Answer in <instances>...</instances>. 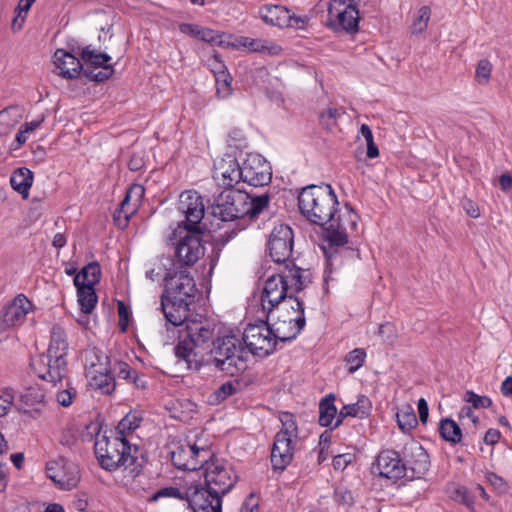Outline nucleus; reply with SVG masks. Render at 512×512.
Masks as SVG:
<instances>
[{"label":"nucleus","instance_id":"obj_22","mask_svg":"<svg viewBox=\"0 0 512 512\" xmlns=\"http://www.w3.org/2000/svg\"><path fill=\"white\" fill-rule=\"evenodd\" d=\"M186 500L193 512H222V497L214 495L202 485L188 488Z\"/></svg>","mask_w":512,"mask_h":512},{"label":"nucleus","instance_id":"obj_51","mask_svg":"<svg viewBox=\"0 0 512 512\" xmlns=\"http://www.w3.org/2000/svg\"><path fill=\"white\" fill-rule=\"evenodd\" d=\"M464 400L474 409L488 408L492 405V400L488 396H480L473 391H466Z\"/></svg>","mask_w":512,"mask_h":512},{"label":"nucleus","instance_id":"obj_30","mask_svg":"<svg viewBox=\"0 0 512 512\" xmlns=\"http://www.w3.org/2000/svg\"><path fill=\"white\" fill-rule=\"evenodd\" d=\"M293 454L294 441L275 437L270 456L273 470H285V468L291 463Z\"/></svg>","mask_w":512,"mask_h":512},{"label":"nucleus","instance_id":"obj_1","mask_svg":"<svg viewBox=\"0 0 512 512\" xmlns=\"http://www.w3.org/2000/svg\"><path fill=\"white\" fill-rule=\"evenodd\" d=\"M175 356L190 370L212 365L231 376L245 370L247 353L234 334L214 338V328L205 321L187 323V335L174 347Z\"/></svg>","mask_w":512,"mask_h":512},{"label":"nucleus","instance_id":"obj_56","mask_svg":"<svg viewBox=\"0 0 512 512\" xmlns=\"http://www.w3.org/2000/svg\"><path fill=\"white\" fill-rule=\"evenodd\" d=\"M454 499L466 507L472 509L474 506V496L470 493V491L464 487H458L454 492Z\"/></svg>","mask_w":512,"mask_h":512},{"label":"nucleus","instance_id":"obj_36","mask_svg":"<svg viewBox=\"0 0 512 512\" xmlns=\"http://www.w3.org/2000/svg\"><path fill=\"white\" fill-rule=\"evenodd\" d=\"M214 60L216 65L213 71L216 78L217 94L222 98H226L231 94L232 77L225 71V65L218 59L217 55H214Z\"/></svg>","mask_w":512,"mask_h":512},{"label":"nucleus","instance_id":"obj_40","mask_svg":"<svg viewBox=\"0 0 512 512\" xmlns=\"http://www.w3.org/2000/svg\"><path fill=\"white\" fill-rule=\"evenodd\" d=\"M269 201L270 195L268 193H263L258 196H252L248 193L246 216L250 220H255L259 214L268 207Z\"/></svg>","mask_w":512,"mask_h":512},{"label":"nucleus","instance_id":"obj_28","mask_svg":"<svg viewBox=\"0 0 512 512\" xmlns=\"http://www.w3.org/2000/svg\"><path fill=\"white\" fill-rule=\"evenodd\" d=\"M44 399L45 394L42 389L29 387L20 396V400L15 404V408L32 418H37L40 416L44 406Z\"/></svg>","mask_w":512,"mask_h":512},{"label":"nucleus","instance_id":"obj_17","mask_svg":"<svg viewBox=\"0 0 512 512\" xmlns=\"http://www.w3.org/2000/svg\"><path fill=\"white\" fill-rule=\"evenodd\" d=\"M46 475L62 490L75 488L80 480L78 466L63 457L47 463Z\"/></svg>","mask_w":512,"mask_h":512},{"label":"nucleus","instance_id":"obj_14","mask_svg":"<svg viewBox=\"0 0 512 512\" xmlns=\"http://www.w3.org/2000/svg\"><path fill=\"white\" fill-rule=\"evenodd\" d=\"M359 11L346 0H333L328 7L327 26L335 31L354 33L358 31Z\"/></svg>","mask_w":512,"mask_h":512},{"label":"nucleus","instance_id":"obj_21","mask_svg":"<svg viewBox=\"0 0 512 512\" xmlns=\"http://www.w3.org/2000/svg\"><path fill=\"white\" fill-rule=\"evenodd\" d=\"M32 307L31 301L24 294H18L8 305L3 307L0 314V330L7 331L22 325Z\"/></svg>","mask_w":512,"mask_h":512},{"label":"nucleus","instance_id":"obj_20","mask_svg":"<svg viewBox=\"0 0 512 512\" xmlns=\"http://www.w3.org/2000/svg\"><path fill=\"white\" fill-rule=\"evenodd\" d=\"M372 472L381 477L398 480L406 476L403 455L392 449L382 450L372 465Z\"/></svg>","mask_w":512,"mask_h":512},{"label":"nucleus","instance_id":"obj_8","mask_svg":"<svg viewBox=\"0 0 512 512\" xmlns=\"http://www.w3.org/2000/svg\"><path fill=\"white\" fill-rule=\"evenodd\" d=\"M198 232L186 231L173 245V258H166L172 268L187 269L197 263L204 256L205 247Z\"/></svg>","mask_w":512,"mask_h":512},{"label":"nucleus","instance_id":"obj_46","mask_svg":"<svg viewBox=\"0 0 512 512\" xmlns=\"http://www.w3.org/2000/svg\"><path fill=\"white\" fill-rule=\"evenodd\" d=\"M431 16V9L428 6H422L419 8L416 17L414 18L410 30L412 34L422 33L428 26V22Z\"/></svg>","mask_w":512,"mask_h":512},{"label":"nucleus","instance_id":"obj_2","mask_svg":"<svg viewBox=\"0 0 512 512\" xmlns=\"http://www.w3.org/2000/svg\"><path fill=\"white\" fill-rule=\"evenodd\" d=\"M94 451L103 469L115 471L123 467L132 477L138 476L147 463L144 450L137 445H131L127 438L113 430L96 435Z\"/></svg>","mask_w":512,"mask_h":512},{"label":"nucleus","instance_id":"obj_42","mask_svg":"<svg viewBox=\"0 0 512 512\" xmlns=\"http://www.w3.org/2000/svg\"><path fill=\"white\" fill-rule=\"evenodd\" d=\"M399 428L404 432H409L416 427L418 421L413 408L409 405L403 407L396 414Z\"/></svg>","mask_w":512,"mask_h":512},{"label":"nucleus","instance_id":"obj_44","mask_svg":"<svg viewBox=\"0 0 512 512\" xmlns=\"http://www.w3.org/2000/svg\"><path fill=\"white\" fill-rule=\"evenodd\" d=\"M365 359L366 351L363 348H355L352 351L348 352L344 359L348 366V372L352 374L356 372L358 369H360L363 366Z\"/></svg>","mask_w":512,"mask_h":512},{"label":"nucleus","instance_id":"obj_5","mask_svg":"<svg viewBox=\"0 0 512 512\" xmlns=\"http://www.w3.org/2000/svg\"><path fill=\"white\" fill-rule=\"evenodd\" d=\"M358 215L346 204V210L339 211L332 216L325 229V238L330 248L335 247V254L343 253L359 258V251L352 248H343L348 243V234L357 230Z\"/></svg>","mask_w":512,"mask_h":512},{"label":"nucleus","instance_id":"obj_60","mask_svg":"<svg viewBox=\"0 0 512 512\" xmlns=\"http://www.w3.org/2000/svg\"><path fill=\"white\" fill-rule=\"evenodd\" d=\"M354 459L350 453L339 454L333 458L332 465L335 470L343 471Z\"/></svg>","mask_w":512,"mask_h":512},{"label":"nucleus","instance_id":"obj_15","mask_svg":"<svg viewBox=\"0 0 512 512\" xmlns=\"http://www.w3.org/2000/svg\"><path fill=\"white\" fill-rule=\"evenodd\" d=\"M210 455L211 451L209 449L198 447L195 443H179L171 451V461L178 469L196 471L203 468Z\"/></svg>","mask_w":512,"mask_h":512},{"label":"nucleus","instance_id":"obj_53","mask_svg":"<svg viewBox=\"0 0 512 512\" xmlns=\"http://www.w3.org/2000/svg\"><path fill=\"white\" fill-rule=\"evenodd\" d=\"M485 477L497 493L506 494L509 491L508 483L496 473L487 472Z\"/></svg>","mask_w":512,"mask_h":512},{"label":"nucleus","instance_id":"obj_57","mask_svg":"<svg viewBox=\"0 0 512 512\" xmlns=\"http://www.w3.org/2000/svg\"><path fill=\"white\" fill-rule=\"evenodd\" d=\"M296 300V301H302L299 297H297L296 295L295 296H292L286 300H283L280 304H278L277 306L274 307V314L276 313L277 315H283L285 314L286 317H291L292 318V309H295L297 308L296 305H293L290 303V300ZM275 316L272 318L274 319Z\"/></svg>","mask_w":512,"mask_h":512},{"label":"nucleus","instance_id":"obj_61","mask_svg":"<svg viewBox=\"0 0 512 512\" xmlns=\"http://www.w3.org/2000/svg\"><path fill=\"white\" fill-rule=\"evenodd\" d=\"M76 391L73 388H67L57 393V402L63 407H68L72 404Z\"/></svg>","mask_w":512,"mask_h":512},{"label":"nucleus","instance_id":"obj_35","mask_svg":"<svg viewBox=\"0 0 512 512\" xmlns=\"http://www.w3.org/2000/svg\"><path fill=\"white\" fill-rule=\"evenodd\" d=\"M336 396L333 393L326 395L319 402L318 422L323 427H330L337 415V408L334 404Z\"/></svg>","mask_w":512,"mask_h":512},{"label":"nucleus","instance_id":"obj_32","mask_svg":"<svg viewBox=\"0 0 512 512\" xmlns=\"http://www.w3.org/2000/svg\"><path fill=\"white\" fill-rule=\"evenodd\" d=\"M289 9L281 5H265L260 8V18L268 25L285 28L289 23Z\"/></svg>","mask_w":512,"mask_h":512},{"label":"nucleus","instance_id":"obj_54","mask_svg":"<svg viewBox=\"0 0 512 512\" xmlns=\"http://www.w3.org/2000/svg\"><path fill=\"white\" fill-rule=\"evenodd\" d=\"M492 65L487 59H482L476 67V78L480 84H486L491 75Z\"/></svg>","mask_w":512,"mask_h":512},{"label":"nucleus","instance_id":"obj_13","mask_svg":"<svg viewBox=\"0 0 512 512\" xmlns=\"http://www.w3.org/2000/svg\"><path fill=\"white\" fill-rule=\"evenodd\" d=\"M293 245L294 233L290 226L279 224L273 228L267 246L269 255L275 263L292 266Z\"/></svg>","mask_w":512,"mask_h":512},{"label":"nucleus","instance_id":"obj_43","mask_svg":"<svg viewBox=\"0 0 512 512\" xmlns=\"http://www.w3.org/2000/svg\"><path fill=\"white\" fill-rule=\"evenodd\" d=\"M347 406L349 409L348 413H350V417H358L360 419H363L370 414L372 403L368 397H366L365 395H360L358 397L357 402L347 404Z\"/></svg>","mask_w":512,"mask_h":512},{"label":"nucleus","instance_id":"obj_26","mask_svg":"<svg viewBox=\"0 0 512 512\" xmlns=\"http://www.w3.org/2000/svg\"><path fill=\"white\" fill-rule=\"evenodd\" d=\"M142 194L143 188L141 186H134L126 192L120 207L113 214L114 222L119 228L124 229L127 227L131 216L137 211L139 198Z\"/></svg>","mask_w":512,"mask_h":512},{"label":"nucleus","instance_id":"obj_9","mask_svg":"<svg viewBox=\"0 0 512 512\" xmlns=\"http://www.w3.org/2000/svg\"><path fill=\"white\" fill-rule=\"evenodd\" d=\"M164 270L165 290L162 295L172 300L191 303L197 291L195 281L187 269L167 267Z\"/></svg>","mask_w":512,"mask_h":512},{"label":"nucleus","instance_id":"obj_59","mask_svg":"<svg viewBox=\"0 0 512 512\" xmlns=\"http://www.w3.org/2000/svg\"><path fill=\"white\" fill-rule=\"evenodd\" d=\"M16 121L11 120L9 116V109L0 111V136L8 134L14 127Z\"/></svg>","mask_w":512,"mask_h":512},{"label":"nucleus","instance_id":"obj_11","mask_svg":"<svg viewBox=\"0 0 512 512\" xmlns=\"http://www.w3.org/2000/svg\"><path fill=\"white\" fill-rule=\"evenodd\" d=\"M242 340L252 354L262 357L273 353L277 344L270 324L264 321L249 324L243 332Z\"/></svg>","mask_w":512,"mask_h":512},{"label":"nucleus","instance_id":"obj_16","mask_svg":"<svg viewBox=\"0 0 512 512\" xmlns=\"http://www.w3.org/2000/svg\"><path fill=\"white\" fill-rule=\"evenodd\" d=\"M178 210L185 216L183 228L189 232L202 233L199 224L204 217L202 196L196 191H184L179 196Z\"/></svg>","mask_w":512,"mask_h":512},{"label":"nucleus","instance_id":"obj_7","mask_svg":"<svg viewBox=\"0 0 512 512\" xmlns=\"http://www.w3.org/2000/svg\"><path fill=\"white\" fill-rule=\"evenodd\" d=\"M203 488L210 490L214 495L223 497L235 486L238 477L230 465L210 455L204 463Z\"/></svg>","mask_w":512,"mask_h":512},{"label":"nucleus","instance_id":"obj_23","mask_svg":"<svg viewBox=\"0 0 512 512\" xmlns=\"http://www.w3.org/2000/svg\"><path fill=\"white\" fill-rule=\"evenodd\" d=\"M31 368L39 378L53 383L61 381L67 373V366L55 363L54 357H50L48 352L32 358Z\"/></svg>","mask_w":512,"mask_h":512},{"label":"nucleus","instance_id":"obj_27","mask_svg":"<svg viewBox=\"0 0 512 512\" xmlns=\"http://www.w3.org/2000/svg\"><path fill=\"white\" fill-rule=\"evenodd\" d=\"M54 65L57 75L64 79H76L84 70L80 59L63 49L55 51Z\"/></svg>","mask_w":512,"mask_h":512},{"label":"nucleus","instance_id":"obj_62","mask_svg":"<svg viewBox=\"0 0 512 512\" xmlns=\"http://www.w3.org/2000/svg\"><path fill=\"white\" fill-rule=\"evenodd\" d=\"M117 309L119 315V326L122 331H125L129 322V309L123 301H118Z\"/></svg>","mask_w":512,"mask_h":512},{"label":"nucleus","instance_id":"obj_50","mask_svg":"<svg viewBox=\"0 0 512 512\" xmlns=\"http://www.w3.org/2000/svg\"><path fill=\"white\" fill-rule=\"evenodd\" d=\"M15 391L11 388H3L0 390V417L5 416L15 401Z\"/></svg>","mask_w":512,"mask_h":512},{"label":"nucleus","instance_id":"obj_38","mask_svg":"<svg viewBox=\"0 0 512 512\" xmlns=\"http://www.w3.org/2000/svg\"><path fill=\"white\" fill-rule=\"evenodd\" d=\"M439 433L441 437L452 444L460 443L462 431L459 425L452 419L445 418L440 421Z\"/></svg>","mask_w":512,"mask_h":512},{"label":"nucleus","instance_id":"obj_58","mask_svg":"<svg viewBox=\"0 0 512 512\" xmlns=\"http://www.w3.org/2000/svg\"><path fill=\"white\" fill-rule=\"evenodd\" d=\"M163 497H170V498H176V499H186V495H182V493L180 492V490L176 487H173V486H170V487H165V488H162L160 490H158L155 494H153V496L151 497V501H156L158 500L159 498H163Z\"/></svg>","mask_w":512,"mask_h":512},{"label":"nucleus","instance_id":"obj_45","mask_svg":"<svg viewBox=\"0 0 512 512\" xmlns=\"http://www.w3.org/2000/svg\"><path fill=\"white\" fill-rule=\"evenodd\" d=\"M140 421L141 419L138 418L136 414L128 413L119 421L113 432L126 438L127 433H130L139 427Z\"/></svg>","mask_w":512,"mask_h":512},{"label":"nucleus","instance_id":"obj_31","mask_svg":"<svg viewBox=\"0 0 512 512\" xmlns=\"http://www.w3.org/2000/svg\"><path fill=\"white\" fill-rule=\"evenodd\" d=\"M233 45L237 48H243L249 52L265 55H278L282 51V48L279 45L271 41L254 39L246 36L236 38V42Z\"/></svg>","mask_w":512,"mask_h":512},{"label":"nucleus","instance_id":"obj_37","mask_svg":"<svg viewBox=\"0 0 512 512\" xmlns=\"http://www.w3.org/2000/svg\"><path fill=\"white\" fill-rule=\"evenodd\" d=\"M76 288L81 311L85 314H90L98 301L94 287L76 286Z\"/></svg>","mask_w":512,"mask_h":512},{"label":"nucleus","instance_id":"obj_12","mask_svg":"<svg viewBox=\"0 0 512 512\" xmlns=\"http://www.w3.org/2000/svg\"><path fill=\"white\" fill-rule=\"evenodd\" d=\"M297 308L292 309V318L276 315V321L270 325L273 337L276 341L289 342L297 337L306 325L303 301L290 300Z\"/></svg>","mask_w":512,"mask_h":512},{"label":"nucleus","instance_id":"obj_18","mask_svg":"<svg viewBox=\"0 0 512 512\" xmlns=\"http://www.w3.org/2000/svg\"><path fill=\"white\" fill-rule=\"evenodd\" d=\"M403 463L406 468V478H422L430 468L429 455L417 441H410L403 447Z\"/></svg>","mask_w":512,"mask_h":512},{"label":"nucleus","instance_id":"obj_48","mask_svg":"<svg viewBox=\"0 0 512 512\" xmlns=\"http://www.w3.org/2000/svg\"><path fill=\"white\" fill-rule=\"evenodd\" d=\"M99 68H102V70L97 73H94L93 70L86 68L83 70V74L86 78L95 82H104L111 78L114 74V67L111 64H105Z\"/></svg>","mask_w":512,"mask_h":512},{"label":"nucleus","instance_id":"obj_63","mask_svg":"<svg viewBox=\"0 0 512 512\" xmlns=\"http://www.w3.org/2000/svg\"><path fill=\"white\" fill-rule=\"evenodd\" d=\"M201 26L197 24L182 23L179 25V31L192 38L199 39Z\"/></svg>","mask_w":512,"mask_h":512},{"label":"nucleus","instance_id":"obj_52","mask_svg":"<svg viewBox=\"0 0 512 512\" xmlns=\"http://www.w3.org/2000/svg\"><path fill=\"white\" fill-rule=\"evenodd\" d=\"M334 499L337 504L350 507L354 504V496L352 491L344 486H338L334 491Z\"/></svg>","mask_w":512,"mask_h":512},{"label":"nucleus","instance_id":"obj_24","mask_svg":"<svg viewBox=\"0 0 512 512\" xmlns=\"http://www.w3.org/2000/svg\"><path fill=\"white\" fill-rule=\"evenodd\" d=\"M214 178L226 189H231L242 180V165L234 156L226 155L215 164Z\"/></svg>","mask_w":512,"mask_h":512},{"label":"nucleus","instance_id":"obj_33","mask_svg":"<svg viewBox=\"0 0 512 512\" xmlns=\"http://www.w3.org/2000/svg\"><path fill=\"white\" fill-rule=\"evenodd\" d=\"M32 183L33 173L26 167L18 168L10 177L11 187L21 194L24 199L28 198Z\"/></svg>","mask_w":512,"mask_h":512},{"label":"nucleus","instance_id":"obj_10","mask_svg":"<svg viewBox=\"0 0 512 512\" xmlns=\"http://www.w3.org/2000/svg\"><path fill=\"white\" fill-rule=\"evenodd\" d=\"M108 356L96 348L85 352V366L90 376V385L103 394H111L115 390V379L107 368Z\"/></svg>","mask_w":512,"mask_h":512},{"label":"nucleus","instance_id":"obj_3","mask_svg":"<svg viewBox=\"0 0 512 512\" xmlns=\"http://www.w3.org/2000/svg\"><path fill=\"white\" fill-rule=\"evenodd\" d=\"M309 272L295 264L284 265L278 273L267 278L261 297L262 306L267 310V318L274 317V307L292 296L297 295L310 282Z\"/></svg>","mask_w":512,"mask_h":512},{"label":"nucleus","instance_id":"obj_55","mask_svg":"<svg viewBox=\"0 0 512 512\" xmlns=\"http://www.w3.org/2000/svg\"><path fill=\"white\" fill-rule=\"evenodd\" d=\"M199 40L216 44L219 46H223L224 42L222 41V35L219 34L217 31L212 30L210 28H201Z\"/></svg>","mask_w":512,"mask_h":512},{"label":"nucleus","instance_id":"obj_4","mask_svg":"<svg viewBox=\"0 0 512 512\" xmlns=\"http://www.w3.org/2000/svg\"><path fill=\"white\" fill-rule=\"evenodd\" d=\"M339 202L330 184L309 185L298 195L301 214L311 223L325 226L338 212Z\"/></svg>","mask_w":512,"mask_h":512},{"label":"nucleus","instance_id":"obj_47","mask_svg":"<svg viewBox=\"0 0 512 512\" xmlns=\"http://www.w3.org/2000/svg\"><path fill=\"white\" fill-rule=\"evenodd\" d=\"M236 392V385H234L231 381H227L211 394L210 401L212 404H220L228 397L234 395Z\"/></svg>","mask_w":512,"mask_h":512},{"label":"nucleus","instance_id":"obj_25","mask_svg":"<svg viewBox=\"0 0 512 512\" xmlns=\"http://www.w3.org/2000/svg\"><path fill=\"white\" fill-rule=\"evenodd\" d=\"M189 304L188 302L165 298V295L161 296V309L167 322L173 326L185 325V333L180 334L179 340L187 335V323L197 321L188 318Z\"/></svg>","mask_w":512,"mask_h":512},{"label":"nucleus","instance_id":"obj_19","mask_svg":"<svg viewBox=\"0 0 512 512\" xmlns=\"http://www.w3.org/2000/svg\"><path fill=\"white\" fill-rule=\"evenodd\" d=\"M269 163L259 154H249L242 163V181L254 187L266 186L271 182Z\"/></svg>","mask_w":512,"mask_h":512},{"label":"nucleus","instance_id":"obj_64","mask_svg":"<svg viewBox=\"0 0 512 512\" xmlns=\"http://www.w3.org/2000/svg\"><path fill=\"white\" fill-rule=\"evenodd\" d=\"M136 373L137 371L131 368L127 363L119 362L117 364V375L121 379L131 381L133 379V374Z\"/></svg>","mask_w":512,"mask_h":512},{"label":"nucleus","instance_id":"obj_41","mask_svg":"<svg viewBox=\"0 0 512 512\" xmlns=\"http://www.w3.org/2000/svg\"><path fill=\"white\" fill-rule=\"evenodd\" d=\"M282 428L276 433L275 437L293 441L298 437V427L292 414L283 413L281 418Z\"/></svg>","mask_w":512,"mask_h":512},{"label":"nucleus","instance_id":"obj_39","mask_svg":"<svg viewBox=\"0 0 512 512\" xmlns=\"http://www.w3.org/2000/svg\"><path fill=\"white\" fill-rule=\"evenodd\" d=\"M79 55L81 60L92 68H99L102 65L108 64L111 60L110 55L92 49L91 45L82 48Z\"/></svg>","mask_w":512,"mask_h":512},{"label":"nucleus","instance_id":"obj_29","mask_svg":"<svg viewBox=\"0 0 512 512\" xmlns=\"http://www.w3.org/2000/svg\"><path fill=\"white\" fill-rule=\"evenodd\" d=\"M47 352L50 357H54L55 363H61L62 367L67 366V334L64 328L59 324L53 325L51 329L50 343Z\"/></svg>","mask_w":512,"mask_h":512},{"label":"nucleus","instance_id":"obj_6","mask_svg":"<svg viewBox=\"0 0 512 512\" xmlns=\"http://www.w3.org/2000/svg\"><path fill=\"white\" fill-rule=\"evenodd\" d=\"M248 193L241 190L225 189L213 198L208 210L221 221L243 219L247 214Z\"/></svg>","mask_w":512,"mask_h":512},{"label":"nucleus","instance_id":"obj_34","mask_svg":"<svg viewBox=\"0 0 512 512\" xmlns=\"http://www.w3.org/2000/svg\"><path fill=\"white\" fill-rule=\"evenodd\" d=\"M101 277V268L97 262H91L84 266L74 277L75 286L94 287Z\"/></svg>","mask_w":512,"mask_h":512},{"label":"nucleus","instance_id":"obj_49","mask_svg":"<svg viewBox=\"0 0 512 512\" xmlns=\"http://www.w3.org/2000/svg\"><path fill=\"white\" fill-rule=\"evenodd\" d=\"M341 114V109L335 107H328L325 111H323L320 114V123L326 129L331 130L336 125L337 119Z\"/></svg>","mask_w":512,"mask_h":512}]
</instances>
